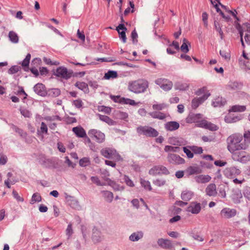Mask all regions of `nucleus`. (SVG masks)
I'll list each match as a JSON object with an SVG mask.
<instances>
[{
	"label": "nucleus",
	"mask_w": 250,
	"mask_h": 250,
	"mask_svg": "<svg viewBox=\"0 0 250 250\" xmlns=\"http://www.w3.org/2000/svg\"><path fill=\"white\" fill-rule=\"evenodd\" d=\"M41 200L42 197L40 194L38 193H35L33 194L30 203L31 204H34L36 202H39L41 201Z\"/></svg>",
	"instance_id": "4c0bfd02"
},
{
	"label": "nucleus",
	"mask_w": 250,
	"mask_h": 250,
	"mask_svg": "<svg viewBox=\"0 0 250 250\" xmlns=\"http://www.w3.org/2000/svg\"><path fill=\"white\" fill-rule=\"evenodd\" d=\"M149 115L155 119H158L160 120H163L166 118V115L162 112H152L149 113Z\"/></svg>",
	"instance_id": "c756f323"
},
{
	"label": "nucleus",
	"mask_w": 250,
	"mask_h": 250,
	"mask_svg": "<svg viewBox=\"0 0 250 250\" xmlns=\"http://www.w3.org/2000/svg\"><path fill=\"white\" fill-rule=\"evenodd\" d=\"M75 85L85 93L88 91V85L84 82H78L75 84Z\"/></svg>",
	"instance_id": "cd10ccee"
},
{
	"label": "nucleus",
	"mask_w": 250,
	"mask_h": 250,
	"mask_svg": "<svg viewBox=\"0 0 250 250\" xmlns=\"http://www.w3.org/2000/svg\"><path fill=\"white\" fill-rule=\"evenodd\" d=\"M187 172L189 175L197 174L202 172L201 169L197 166H190L187 169Z\"/></svg>",
	"instance_id": "b1692460"
},
{
	"label": "nucleus",
	"mask_w": 250,
	"mask_h": 250,
	"mask_svg": "<svg viewBox=\"0 0 250 250\" xmlns=\"http://www.w3.org/2000/svg\"><path fill=\"white\" fill-rule=\"evenodd\" d=\"M237 211L235 208H225L220 211V215L222 218L230 219L236 215Z\"/></svg>",
	"instance_id": "6e6552de"
},
{
	"label": "nucleus",
	"mask_w": 250,
	"mask_h": 250,
	"mask_svg": "<svg viewBox=\"0 0 250 250\" xmlns=\"http://www.w3.org/2000/svg\"><path fill=\"white\" fill-rule=\"evenodd\" d=\"M99 111L104 112L106 114H109L111 112V108L104 106H100L98 107Z\"/></svg>",
	"instance_id": "864d4df0"
},
{
	"label": "nucleus",
	"mask_w": 250,
	"mask_h": 250,
	"mask_svg": "<svg viewBox=\"0 0 250 250\" xmlns=\"http://www.w3.org/2000/svg\"><path fill=\"white\" fill-rule=\"evenodd\" d=\"M219 195L223 198L226 197V192L224 186H220L219 188Z\"/></svg>",
	"instance_id": "3c124183"
},
{
	"label": "nucleus",
	"mask_w": 250,
	"mask_h": 250,
	"mask_svg": "<svg viewBox=\"0 0 250 250\" xmlns=\"http://www.w3.org/2000/svg\"><path fill=\"white\" fill-rule=\"evenodd\" d=\"M131 38L133 44H136L138 42V34L135 30H134L131 33Z\"/></svg>",
	"instance_id": "6e6d98bb"
},
{
	"label": "nucleus",
	"mask_w": 250,
	"mask_h": 250,
	"mask_svg": "<svg viewBox=\"0 0 250 250\" xmlns=\"http://www.w3.org/2000/svg\"><path fill=\"white\" fill-rule=\"evenodd\" d=\"M125 103L127 104L131 105H136L137 103L135 102L134 100L130 99H125Z\"/></svg>",
	"instance_id": "69168bd1"
},
{
	"label": "nucleus",
	"mask_w": 250,
	"mask_h": 250,
	"mask_svg": "<svg viewBox=\"0 0 250 250\" xmlns=\"http://www.w3.org/2000/svg\"><path fill=\"white\" fill-rule=\"evenodd\" d=\"M83 104L81 99L76 100L73 101V104L76 107L78 108L82 107L83 105Z\"/></svg>",
	"instance_id": "4d7b16f0"
},
{
	"label": "nucleus",
	"mask_w": 250,
	"mask_h": 250,
	"mask_svg": "<svg viewBox=\"0 0 250 250\" xmlns=\"http://www.w3.org/2000/svg\"><path fill=\"white\" fill-rule=\"evenodd\" d=\"M118 74L116 71L113 70H109L104 74V78L106 80L110 79L116 78Z\"/></svg>",
	"instance_id": "473e14b6"
},
{
	"label": "nucleus",
	"mask_w": 250,
	"mask_h": 250,
	"mask_svg": "<svg viewBox=\"0 0 250 250\" xmlns=\"http://www.w3.org/2000/svg\"><path fill=\"white\" fill-rule=\"evenodd\" d=\"M158 245L164 249L171 250L173 248L171 241L167 239L160 238L157 241Z\"/></svg>",
	"instance_id": "f8f14e48"
},
{
	"label": "nucleus",
	"mask_w": 250,
	"mask_h": 250,
	"mask_svg": "<svg viewBox=\"0 0 250 250\" xmlns=\"http://www.w3.org/2000/svg\"><path fill=\"white\" fill-rule=\"evenodd\" d=\"M119 34L120 38L122 40L124 43H125L126 42V37L125 35V31H121L118 32Z\"/></svg>",
	"instance_id": "13d9d810"
},
{
	"label": "nucleus",
	"mask_w": 250,
	"mask_h": 250,
	"mask_svg": "<svg viewBox=\"0 0 250 250\" xmlns=\"http://www.w3.org/2000/svg\"><path fill=\"white\" fill-rule=\"evenodd\" d=\"M104 180L107 182L108 185L111 186L113 188L116 190H119L120 188H118V186L116 185L115 182L112 181L109 178H104Z\"/></svg>",
	"instance_id": "49530a36"
},
{
	"label": "nucleus",
	"mask_w": 250,
	"mask_h": 250,
	"mask_svg": "<svg viewBox=\"0 0 250 250\" xmlns=\"http://www.w3.org/2000/svg\"><path fill=\"white\" fill-rule=\"evenodd\" d=\"M245 196L250 200V188H247L244 192Z\"/></svg>",
	"instance_id": "774afa93"
},
{
	"label": "nucleus",
	"mask_w": 250,
	"mask_h": 250,
	"mask_svg": "<svg viewBox=\"0 0 250 250\" xmlns=\"http://www.w3.org/2000/svg\"><path fill=\"white\" fill-rule=\"evenodd\" d=\"M125 180L126 185L131 187H134V185L132 181L128 177L125 176Z\"/></svg>",
	"instance_id": "338daca9"
},
{
	"label": "nucleus",
	"mask_w": 250,
	"mask_h": 250,
	"mask_svg": "<svg viewBox=\"0 0 250 250\" xmlns=\"http://www.w3.org/2000/svg\"><path fill=\"white\" fill-rule=\"evenodd\" d=\"M91 180L93 183H95L97 186H102L106 185V184L104 183H102L99 180V178L97 176L91 177Z\"/></svg>",
	"instance_id": "09e8293b"
},
{
	"label": "nucleus",
	"mask_w": 250,
	"mask_h": 250,
	"mask_svg": "<svg viewBox=\"0 0 250 250\" xmlns=\"http://www.w3.org/2000/svg\"><path fill=\"white\" fill-rule=\"evenodd\" d=\"M210 93L208 92L202 97L194 98L193 99L191 103L192 107L193 108H196L201 104L207 100L208 98L210 96Z\"/></svg>",
	"instance_id": "ddd939ff"
},
{
	"label": "nucleus",
	"mask_w": 250,
	"mask_h": 250,
	"mask_svg": "<svg viewBox=\"0 0 250 250\" xmlns=\"http://www.w3.org/2000/svg\"><path fill=\"white\" fill-rule=\"evenodd\" d=\"M188 88V84L186 83H177L175 88L180 90H186Z\"/></svg>",
	"instance_id": "e433bc0d"
},
{
	"label": "nucleus",
	"mask_w": 250,
	"mask_h": 250,
	"mask_svg": "<svg viewBox=\"0 0 250 250\" xmlns=\"http://www.w3.org/2000/svg\"><path fill=\"white\" fill-rule=\"evenodd\" d=\"M226 101L222 97L215 98L212 102V105L214 107H221L225 104Z\"/></svg>",
	"instance_id": "5701e85b"
},
{
	"label": "nucleus",
	"mask_w": 250,
	"mask_h": 250,
	"mask_svg": "<svg viewBox=\"0 0 250 250\" xmlns=\"http://www.w3.org/2000/svg\"><path fill=\"white\" fill-rule=\"evenodd\" d=\"M8 37L10 41L14 43H17L19 42V37L17 34L14 31H10L8 34Z\"/></svg>",
	"instance_id": "c85d7f7f"
},
{
	"label": "nucleus",
	"mask_w": 250,
	"mask_h": 250,
	"mask_svg": "<svg viewBox=\"0 0 250 250\" xmlns=\"http://www.w3.org/2000/svg\"><path fill=\"white\" fill-rule=\"evenodd\" d=\"M88 134L91 138H94L98 143H102L105 141L104 134L100 130L92 129L88 131Z\"/></svg>",
	"instance_id": "423d86ee"
},
{
	"label": "nucleus",
	"mask_w": 250,
	"mask_h": 250,
	"mask_svg": "<svg viewBox=\"0 0 250 250\" xmlns=\"http://www.w3.org/2000/svg\"><path fill=\"white\" fill-rule=\"evenodd\" d=\"M89 163L88 159L87 158H83L80 160L79 164L81 166L85 167Z\"/></svg>",
	"instance_id": "680f3d73"
},
{
	"label": "nucleus",
	"mask_w": 250,
	"mask_h": 250,
	"mask_svg": "<svg viewBox=\"0 0 250 250\" xmlns=\"http://www.w3.org/2000/svg\"><path fill=\"white\" fill-rule=\"evenodd\" d=\"M101 232L96 228L93 229L92 239L94 243L100 242L102 240Z\"/></svg>",
	"instance_id": "4be33fe9"
},
{
	"label": "nucleus",
	"mask_w": 250,
	"mask_h": 250,
	"mask_svg": "<svg viewBox=\"0 0 250 250\" xmlns=\"http://www.w3.org/2000/svg\"><path fill=\"white\" fill-rule=\"evenodd\" d=\"M98 116L100 120L107 123L108 125H116V122L114 121L109 117L101 114H99Z\"/></svg>",
	"instance_id": "393cba45"
},
{
	"label": "nucleus",
	"mask_w": 250,
	"mask_h": 250,
	"mask_svg": "<svg viewBox=\"0 0 250 250\" xmlns=\"http://www.w3.org/2000/svg\"><path fill=\"white\" fill-rule=\"evenodd\" d=\"M12 194H13V195L14 196V197L16 199V200L18 201H19V202H23L24 199L22 197H21L19 194L18 193V192L15 190L13 191V192H12Z\"/></svg>",
	"instance_id": "e2e57ef3"
},
{
	"label": "nucleus",
	"mask_w": 250,
	"mask_h": 250,
	"mask_svg": "<svg viewBox=\"0 0 250 250\" xmlns=\"http://www.w3.org/2000/svg\"><path fill=\"white\" fill-rule=\"evenodd\" d=\"M140 183L142 187L146 190L151 191L152 190V187L149 181L141 179Z\"/></svg>",
	"instance_id": "f704fd0d"
},
{
	"label": "nucleus",
	"mask_w": 250,
	"mask_h": 250,
	"mask_svg": "<svg viewBox=\"0 0 250 250\" xmlns=\"http://www.w3.org/2000/svg\"><path fill=\"white\" fill-rule=\"evenodd\" d=\"M243 136V141L241 142V144L245 143V147L244 148H241V150H247L250 145V131L249 130L245 131Z\"/></svg>",
	"instance_id": "a211bd4d"
},
{
	"label": "nucleus",
	"mask_w": 250,
	"mask_h": 250,
	"mask_svg": "<svg viewBox=\"0 0 250 250\" xmlns=\"http://www.w3.org/2000/svg\"><path fill=\"white\" fill-rule=\"evenodd\" d=\"M102 193L103 197L106 202L110 203L112 201L113 199V194L111 192L105 190L102 191Z\"/></svg>",
	"instance_id": "bb28decb"
},
{
	"label": "nucleus",
	"mask_w": 250,
	"mask_h": 250,
	"mask_svg": "<svg viewBox=\"0 0 250 250\" xmlns=\"http://www.w3.org/2000/svg\"><path fill=\"white\" fill-rule=\"evenodd\" d=\"M245 106L235 105L232 106L229 110V112H243L246 110Z\"/></svg>",
	"instance_id": "72a5a7b5"
},
{
	"label": "nucleus",
	"mask_w": 250,
	"mask_h": 250,
	"mask_svg": "<svg viewBox=\"0 0 250 250\" xmlns=\"http://www.w3.org/2000/svg\"><path fill=\"white\" fill-rule=\"evenodd\" d=\"M188 44H189L188 41L184 38L183 40V44L181 46V50L185 53H188L189 51Z\"/></svg>",
	"instance_id": "c9c22d12"
},
{
	"label": "nucleus",
	"mask_w": 250,
	"mask_h": 250,
	"mask_svg": "<svg viewBox=\"0 0 250 250\" xmlns=\"http://www.w3.org/2000/svg\"><path fill=\"white\" fill-rule=\"evenodd\" d=\"M143 236V234L141 232H134L129 236V240L132 241H137L141 239Z\"/></svg>",
	"instance_id": "7c9ffc66"
},
{
	"label": "nucleus",
	"mask_w": 250,
	"mask_h": 250,
	"mask_svg": "<svg viewBox=\"0 0 250 250\" xmlns=\"http://www.w3.org/2000/svg\"><path fill=\"white\" fill-rule=\"evenodd\" d=\"M21 113L26 118H30L32 115L31 112L26 109H21Z\"/></svg>",
	"instance_id": "603ef678"
},
{
	"label": "nucleus",
	"mask_w": 250,
	"mask_h": 250,
	"mask_svg": "<svg viewBox=\"0 0 250 250\" xmlns=\"http://www.w3.org/2000/svg\"><path fill=\"white\" fill-rule=\"evenodd\" d=\"M166 107V104H154L152 108L154 110H161Z\"/></svg>",
	"instance_id": "8fccbe9b"
},
{
	"label": "nucleus",
	"mask_w": 250,
	"mask_h": 250,
	"mask_svg": "<svg viewBox=\"0 0 250 250\" xmlns=\"http://www.w3.org/2000/svg\"><path fill=\"white\" fill-rule=\"evenodd\" d=\"M153 183L157 187H162L166 184V181L163 178H158L153 180Z\"/></svg>",
	"instance_id": "37998d69"
},
{
	"label": "nucleus",
	"mask_w": 250,
	"mask_h": 250,
	"mask_svg": "<svg viewBox=\"0 0 250 250\" xmlns=\"http://www.w3.org/2000/svg\"><path fill=\"white\" fill-rule=\"evenodd\" d=\"M148 87V81L143 79L129 82L128 85V90L136 94L145 92Z\"/></svg>",
	"instance_id": "f03ea898"
},
{
	"label": "nucleus",
	"mask_w": 250,
	"mask_h": 250,
	"mask_svg": "<svg viewBox=\"0 0 250 250\" xmlns=\"http://www.w3.org/2000/svg\"><path fill=\"white\" fill-rule=\"evenodd\" d=\"M73 231L72 229V225L69 224L67 227L66 229V234L68 236V237L69 238L71 235L73 234Z\"/></svg>",
	"instance_id": "bf43d9fd"
},
{
	"label": "nucleus",
	"mask_w": 250,
	"mask_h": 250,
	"mask_svg": "<svg viewBox=\"0 0 250 250\" xmlns=\"http://www.w3.org/2000/svg\"><path fill=\"white\" fill-rule=\"evenodd\" d=\"M179 124L176 122L171 121L165 124V128L168 131H174L179 128Z\"/></svg>",
	"instance_id": "aec40b11"
},
{
	"label": "nucleus",
	"mask_w": 250,
	"mask_h": 250,
	"mask_svg": "<svg viewBox=\"0 0 250 250\" xmlns=\"http://www.w3.org/2000/svg\"><path fill=\"white\" fill-rule=\"evenodd\" d=\"M211 177L208 175L201 174L195 177V181L199 184H205L209 182Z\"/></svg>",
	"instance_id": "f3484780"
},
{
	"label": "nucleus",
	"mask_w": 250,
	"mask_h": 250,
	"mask_svg": "<svg viewBox=\"0 0 250 250\" xmlns=\"http://www.w3.org/2000/svg\"><path fill=\"white\" fill-rule=\"evenodd\" d=\"M240 119L238 117H232L230 114H229L225 118V122L228 123L236 122Z\"/></svg>",
	"instance_id": "ea45409f"
},
{
	"label": "nucleus",
	"mask_w": 250,
	"mask_h": 250,
	"mask_svg": "<svg viewBox=\"0 0 250 250\" xmlns=\"http://www.w3.org/2000/svg\"><path fill=\"white\" fill-rule=\"evenodd\" d=\"M55 75L64 79H68L71 77V73L68 71L66 68L64 67H59L55 72Z\"/></svg>",
	"instance_id": "9d476101"
},
{
	"label": "nucleus",
	"mask_w": 250,
	"mask_h": 250,
	"mask_svg": "<svg viewBox=\"0 0 250 250\" xmlns=\"http://www.w3.org/2000/svg\"><path fill=\"white\" fill-rule=\"evenodd\" d=\"M205 192L209 196H215L217 193L215 184L212 183L209 184L206 188Z\"/></svg>",
	"instance_id": "dca6fc26"
},
{
	"label": "nucleus",
	"mask_w": 250,
	"mask_h": 250,
	"mask_svg": "<svg viewBox=\"0 0 250 250\" xmlns=\"http://www.w3.org/2000/svg\"><path fill=\"white\" fill-rule=\"evenodd\" d=\"M20 70V67L18 66H13L8 70V73L10 74H15L18 72Z\"/></svg>",
	"instance_id": "052dcab7"
},
{
	"label": "nucleus",
	"mask_w": 250,
	"mask_h": 250,
	"mask_svg": "<svg viewBox=\"0 0 250 250\" xmlns=\"http://www.w3.org/2000/svg\"><path fill=\"white\" fill-rule=\"evenodd\" d=\"M241 173V170L235 167H227L224 170V175L228 178L232 179Z\"/></svg>",
	"instance_id": "1a4fd4ad"
},
{
	"label": "nucleus",
	"mask_w": 250,
	"mask_h": 250,
	"mask_svg": "<svg viewBox=\"0 0 250 250\" xmlns=\"http://www.w3.org/2000/svg\"><path fill=\"white\" fill-rule=\"evenodd\" d=\"M164 150L166 152L172 151V152H179L180 147L178 146H166L164 148Z\"/></svg>",
	"instance_id": "c03bdc74"
},
{
	"label": "nucleus",
	"mask_w": 250,
	"mask_h": 250,
	"mask_svg": "<svg viewBox=\"0 0 250 250\" xmlns=\"http://www.w3.org/2000/svg\"><path fill=\"white\" fill-rule=\"evenodd\" d=\"M137 131L140 134H143L149 137H155L159 134L156 129L148 126H140L137 127Z\"/></svg>",
	"instance_id": "7ed1b4c3"
},
{
	"label": "nucleus",
	"mask_w": 250,
	"mask_h": 250,
	"mask_svg": "<svg viewBox=\"0 0 250 250\" xmlns=\"http://www.w3.org/2000/svg\"><path fill=\"white\" fill-rule=\"evenodd\" d=\"M34 91L39 95L44 96L46 92L44 85L40 83L36 84L34 87Z\"/></svg>",
	"instance_id": "6ab92c4d"
},
{
	"label": "nucleus",
	"mask_w": 250,
	"mask_h": 250,
	"mask_svg": "<svg viewBox=\"0 0 250 250\" xmlns=\"http://www.w3.org/2000/svg\"><path fill=\"white\" fill-rule=\"evenodd\" d=\"M202 20L204 22V25L206 26H208V15L206 12H204L202 13Z\"/></svg>",
	"instance_id": "0e129e2a"
},
{
	"label": "nucleus",
	"mask_w": 250,
	"mask_h": 250,
	"mask_svg": "<svg viewBox=\"0 0 250 250\" xmlns=\"http://www.w3.org/2000/svg\"><path fill=\"white\" fill-rule=\"evenodd\" d=\"M101 153L104 157L106 158L119 160L120 157L116 150L108 147L102 149Z\"/></svg>",
	"instance_id": "39448f33"
},
{
	"label": "nucleus",
	"mask_w": 250,
	"mask_h": 250,
	"mask_svg": "<svg viewBox=\"0 0 250 250\" xmlns=\"http://www.w3.org/2000/svg\"><path fill=\"white\" fill-rule=\"evenodd\" d=\"M193 195V192L189 190H185L181 194L182 199L186 201H189Z\"/></svg>",
	"instance_id": "a878e982"
},
{
	"label": "nucleus",
	"mask_w": 250,
	"mask_h": 250,
	"mask_svg": "<svg viewBox=\"0 0 250 250\" xmlns=\"http://www.w3.org/2000/svg\"><path fill=\"white\" fill-rule=\"evenodd\" d=\"M214 27L216 31H217L220 36V38L221 40L224 38V33L221 29V26L218 22L215 21H214Z\"/></svg>",
	"instance_id": "a19ab883"
},
{
	"label": "nucleus",
	"mask_w": 250,
	"mask_h": 250,
	"mask_svg": "<svg viewBox=\"0 0 250 250\" xmlns=\"http://www.w3.org/2000/svg\"><path fill=\"white\" fill-rule=\"evenodd\" d=\"M31 58V55L30 54H28L26 58L24 59V60L22 61L21 63V65L23 66H28L30 60Z\"/></svg>",
	"instance_id": "5fc2aeb1"
},
{
	"label": "nucleus",
	"mask_w": 250,
	"mask_h": 250,
	"mask_svg": "<svg viewBox=\"0 0 250 250\" xmlns=\"http://www.w3.org/2000/svg\"><path fill=\"white\" fill-rule=\"evenodd\" d=\"M72 131L78 137L83 138L86 136L84 129L81 126H76L72 128Z\"/></svg>",
	"instance_id": "412c9836"
},
{
	"label": "nucleus",
	"mask_w": 250,
	"mask_h": 250,
	"mask_svg": "<svg viewBox=\"0 0 250 250\" xmlns=\"http://www.w3.org/2000/svg\"><path fill=\"white\" fill-rule=\"evenodd\" d=\"M202 115L201 114H195L191 115L188 118V120H190L191 122L194 123H198L199 124L198 120L202 118Z\"/></svg>",
	"instance_id": "58836bf2"
},
{
	"label": "nucleus",
	"mask_w": 250,
	"mask_h": 250,
	"mask_svg": "<svg viewBox=\"0 0 250 250\" xmlns=\"http://www.w3.org/2000/svg\"><path fill=\"white\" fill-rule=\"evenodd\" d=\"M220 54L224 59L229 62L230 59V51L225 49L221 50L220 51Z\"/></svg>",
	"instance_id": "2f4dec72"
},
{
	"label": "nucleus",
	"mask_w": 250,
	"mask_h": 250,
	"mask_svg": "<svg viewBox=\"0 0 250 250\" xmlns=\"http://www.w3.org/2000/svg\"><path fill=\"white\" fill-rule=\"evenodd\" d=\"M197 125L199 127H203L211 131H215L218 129V127L216 125L205 120L200 121Z\"/></svg>",
	"instance_id": "4468645a"
},
{
	"label": "nucleus",
	"mask_w": 250,
	"mask_h": 250,
	"mask_svg": "<svg viewBox=\"0 0 250 250\" xmlns=\"http://www.w3.org/2000/svg\"><path fill=\"white\" fill-rule=\"evenodd\" d=\"M189 148L195 154H201L203 152L202 147L200 146H189Z\"/></svg>",
	"instance_id": "a18cd8bd"
},
{
	"label": "nucleus",
	"mask_w": 250,
	"mask_h": 250,
	"mask_svg": "<svg viewBox=\"0 0 250 250\" xmlns=\"http://www.w3.org/2000/svg\"><path fill=\"white\" fill-rule=\"evenodd\" d=\"M148 173L149 175L152 176H156L157 175H167L169 174V171L166 167L161 165H159L154 166L151 167L149 169Z\"/></svg>",
	"instance_id": "20e7f679"
},
{
	"label": "nucleus",
	"mask_w": 250,
	"mask_h": 250,
	"mask_svg": "<svg viewBox=\"0 0 250 250\" xmlns=\"http://www.w3.org/2000/svg\"><path fill=\"white\" fill-rule=\"evenodd\" d=\"M167 161L171 164L180 165L184 164L185 162V160L181 157L180 156L170 153L167 156Z\"/></svg>",
	"instance_id": "9b49d317"
},
{
	"label": "nucleus",
	"mask_w": 250,
	"mask_h": 250,
	"mask_svg": "<svg viewBox=\"0 0 250 250\" xmlns=\"http://www.w3.org/2000/svg\"><path fill=\"white\" fill-rule=\"evenodd\" d=\"M156 84L165 91H169L172 88L173 83L171 81L165 78H159L155 80Z\"/></svg>",
	"instance_id": "0eeeda50"
},
{
	"label": "nucleus",
	"mask_w": 250,
	"mask_h": 250,
	"mask_svg": "<svg viewBox=\"0 0 250 250\" xmlns=\"http://www.w3.org/2000/svg\"><path fill=\"white\" fill-rule=\"evenodd\" d=\"M243 141V136L239 133H235L230 135L227 139L228 149L232 154L235 160L241 163H246L250 161V154L244 151H241V148L245 147V143L241 144Z\"/></svg>",
	"instance_id": "f257e3e1"
},
{
	"label": "nucleus",
	"mask_w": 250,
	"mask_h": 250,
	"mask_svg": "<svg viewBox=\"0 0 250 250\" xmlns=\"http://www.w3.org/2000/svg\"><path fill=\"white\" fill-rule=\"evenodd\" d=\"M201 209V204L199 203L193 202L190 203L187 208V210L188 212L197 214L200 212Z\"/></svg>",
	"instance_id": "2eb2a0df"
},
{
	"label": "nucleus",
	"mask_w": 250,
	"mask_h": 250,
	"mask_svg": "<svg viewBox=\"0 0 250 250\" xmlns=\"http://www.w3.org/2000/svg\"><path fill=\"white\" fill-rule=\"evenodd\" d=\"M242 84L237 82L230 83L228 86L232 90H238L241 89L242 87Z\"/></svg>",
	"instance_id": "79ce46f5"
},
{
	"label": "nucleus",
	"mask_w": 250,
	"mask_h": 250,
	"mask_svg": "<svg viewBox=\"0 0 250 250\" xmlns=\"http://www.w3.org/2000/svg\"><path fill=\"white\" fill-rule=\"evenodd\" d=\"M188 147H184L183 151L186 154L187 157L188 158H192L193 157V153L192 152L191 150Z\"/></svg>",
	"instance_id": "de8ad7c7"
}]
</instances>
